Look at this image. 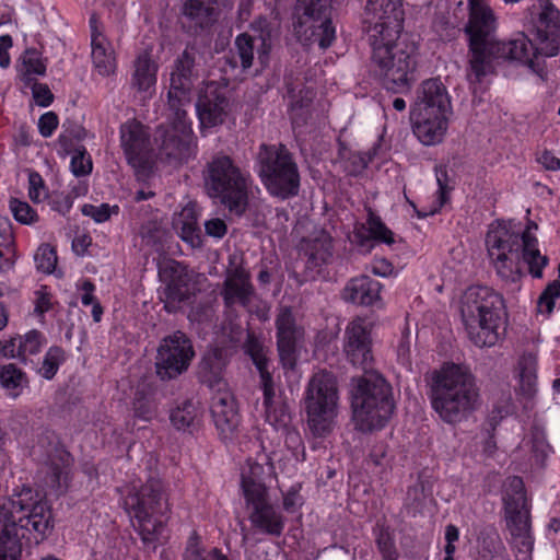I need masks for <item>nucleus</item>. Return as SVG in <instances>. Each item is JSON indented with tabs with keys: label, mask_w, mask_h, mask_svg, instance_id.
Returning <instances> with one entry per match:
<instances>
[{
	"label": "nucleus",
	"mask_w": 560,
	"mask_h": 560,
	"mask_svg": "<svg viewBox=\"0 0 560 560\" xmlns=\"http://www.w3.org/2000/svg\"><path fill=\"white\" fill-rule=\"evenodd\" d=\"M539 13L536 30L538 45L535 46L524 34L508 42L493 40L494 16L483 0H468L469 20L464 32L469 39L468 78L475 77L476 82L492 68L493 60L521 61L534 66L532 56L555 57L560 54V11L551 0H538Z\"/></svg>",
	"instance_id": "obj_1"
},
{
	"label": "nucleus",
	"mask_w": 560,
	"mask_h": 560,
	"mask_svg": "<svg viewBox=\"0 0 560 560\" xmlns=\"http://www.w3.org/2000/svg\"><path fill=\"white\" fill-rule=\"evenodd\" d=\"M52 527L48 501L24 486L0 504V560H19L23 538L34 534L36 540L44 539Z\"/></svg>",
	"instance_id": "obj_2"
},
{
	"label": "nucleus",
	"mask_w": 560,
	"mask_h": 560,
	"mask_svg": "<svg viewBox=\"0 0 560 560\" xmlns=\"http://www.w3.org/2000/svg\"><path fill=\"white\" fill-rule=\"evenodd\" d=\"M369 43L370 73L380 85L394 94L410 92L417 81V46L404 37H382Z\"/></svg>",
	"instance_id": "obj_3"
},
{
	"label": "nucleus",
	"mask_w": 560,
	"mask_h": 560,
	"mask_svg": "<svg viewBox=\"0 0 560 560\" xmlns=\"http://www.w3.org/2000/svg\"><path fill=\"white\" fill-rule=\"evenodd\" d=\"M460 305L462 319L470 341L479 347L494 346L505 331L503 298L488 287H470Z\"/></svg>",
	"instance_id": "obj_4"
},
{
	"label": "nucleus",
	"mask_w": 560,
	"mask_h": 560,
	"mask_svg": "<svg viewBox=\"0 0 560 560\" xmlns=\"http://www.w3.org/2000/svg\"><path fill=\"white\" fill-rule=\"evenodd\" d=\"M430 396L433 409L443 420L467 417L476 409L479 397L472 375L454 363L433 373Z\"/></svg>",
	"instance_id": "obj_5"
},
{
	"label": "nucleus",
	"mask_w": 560,
	"mask_h": 560,
	"mask_svg": "<svg viewBox=\"0 0 560 560\" xmlns=\"http://www.w3.org/2000/svg\"><path fill=\"white\" fill-rule=\"evenodd\" d=\"M264 467L252 463L242 472L241 489L245 501V511L253 528L258 533L280 537L285 527V517L280 508L271 500L269 490L261 479Z\"/></svg>",
	"instance_id": "obj_6"
},
{
	"label": "nucleus",
	"mask_w": 560,
	"mask_h": 560,
	"mask_svg": "<svg viewBox=\"0 0 560 560\" xmlns=\"http://www.w3.org/2000/svg\"><path fill=\"white\" fill-rule=\"evenodd\" d=\"M257 172L266 190L281 200L299 195L301 176L285 144L261 143L256 154Z\"/></svg>",
	"instance_id": "obj_7"
},
{
	"label": "nucleus",
	"mask_w": 560,
	"mask_h": 560,
	"mask_svg": "<svg viewBox=\"0 0 560 560\" xmlns=\"http://www.w3.org/2000/svg\"><path fill=\"white\" fill-rule=\"evenodd\" d=\"M205 187L230 212L242 215L248 205V177L225 154L214 155L203 171Z\"/></svg>",
	"instance_id": "obj_8"
},
{
	"label": "nucleus",
	"mask_w": 560,
	"mask_h": 560,
	"mask_svg": "<svg viewBox=\"0 0 560 560\" xmlns=\"http://www.w3.org/2000/svg\"><path fill=\"white\" fill-rule=\"evenodd\" d=\"M124 508L129 516L137 521V528L143 542H154L163 530V523L153 517L170 511L163 482L150 478L139 488L131 487L124 498Z\"/></svg>",
	"instance_id": "obj_9"
},
{
	"label": "nucleus",
	"mask_w": 560,
	"mask_h": 560,
	"mask_svg": "<svg viewBox=\"0 0 560 560\" xmlns=\"http://www.w3.org/2000/svg\"><path fill=\"white\" fill-rule=\"evenodd\" d=\"M331 0H298L294 31L300 40L327 49L336 38L331 21Z\"/></svg>",
	"instance_id": "obj_10"
},
{
	"label": "nucleus",
	"mask_w": 560,
	"mask_h": 560,
	"mask_svg": "<svg viewBox=\"0 0 560 560\" xmlns=\"http://www.w3.org/2000/svg\"><path fill=\"white\" fill-rule=\"evenodd\" d=\"M186 108L178 106V109H170L168 122L155 128L153 140L162 161L180 163L191 155L194 132Z\"/></svg>",
	"instance_id": "obj_11"
},
{
	"label": "nucleus",
	"mask_w": 560,
	"mask_h": 560,
	"mask_svg": "<svg viewBox=\"0 0 560 560\" xmlns=\"http://www.w3.org/2000/svg\"><path fill=\"white\" fill-rule=\"evenodd\" d=\"M202 61L203 54L195 45H187L173 61L167 92L168 109L190 106L195 81L201 75Z\"/></svg>",
	"instance_id": "obj_12"
},
{
	"label": "nucleus",
	"mask_w": 560,
	"mask_h": 560,
	"mask_svg": "<svg viewBox=\"0 0 560 560\" xmlns=\"http://www.w3.org/2000/svg\"><path fill=\"white\" fill-rule=\"evenodd\" d=\"M196 355L192 340L182 330L173 331L160 340L154 358L156 376L173 381L185 374Z\"/></svg>",
	"instance_id": "obj_13"
},
{
	"label": "nucleus",
	"mask_w": 560,
	"mask_h": 560,
	"mask_svg": "<svg viewBox=\"0 0 560 560\" xmlns=\"http://www.w3.org/2000/svg\"><path fill=\"white\" fill-rule=\"evenodd\" d=\"M352 420H389L395 404L383 381L359 377L351 390Z\"/></svg>",
	"instance_id": "obj_14"
},
{
	"label": "nucleus",
	"mask_w": 560,
	"mask_h": 560,
	"mask_svg": "<svg viewBox=\"0 0 560 560\" xmlns=\"http://www.w3.org/2000/svg\"><path fill=\"white\" fill-rule=\"evenodd\" d=\"M405 12L401 0H369L364 24L369 40L401 38Z\"/></svg>",
	"instance_id": "obj_15"
},
{
	"label": "nucleus",
	"mask_w": 560,
	"mask_h": 560,
	"mask_svg": "<svg viewBox=\"0 0 560 560\" xmlns=\"http://www.w3.org/2000/svg\"><path fill=\"white\" fill-rule=\"evenodd\" d=\"M158 273L165 284L161 295L164 310L167 313H175L180 308V304L190 298V278L187 268L175 259L163 258L158 262Z\"/></svg>",
	"instance_id": "obj_16"
},
{
	"label": "nucleus",
	"mask_w": 560,
	"mask_h": 560,
	"mask_svg": "<svg viewBox=\"0 0 560 560\" xmlns=\"http://www.w3.org/2000/svg\"><path fill=\"white\" fill-rule=\"evenodd\" d=\"M276 337L279 360L285 370L296 365L300 349L304 341V328L296 324L291 307L283 306L276 317Z\"/></svg>",
	"instance_id": "obj_17"
},
{
	"label": "nucleus",
	"mask_w": 560,
	"mask_h": 560,
	"mask_svg": "<svg viewBox=\"0 0 560 560\" xmlns=\"http://www.w3.org/2000/svg\"><path fill=\"white\" fill-rule=\"evenodd\" d=\"M230 0H184L180 7L183 28L195 36L209 33L221 16V9L231 7Z\"/></svg>",
	"instance_id": "obj_18"
},
{
	"label": "nucleus",
	"mask_w": 560,
	"mask_h": 560,
	"mask_svg": "<svg viewBox=\"0 0 560 560\" xmlns=\"http://www.w3.org/2000/svg\"><path fill=\"white\" fill-rule=\"evenodd\" d=\"M232 354L229 347L207 346L200 353L195 369L198 383L212 390H221L226 386L225 373Z\"/></svg>",
	"instance_id": "obj_19"
},
{
	"label": "nucleus",
	"mask_w": 560,
	"mask_h": 560,
	"mask_svg": "<svg viewBox=\"0 0 560 560\" xmlns=\"http://www.w3.org/2000/svg\"><path fill=\"white\" fill-rule=\"evenodd\" d=\"M337 381L332 373L320 371L310 380L305 410L308 417H335L337 407Z\"/></svg>",
	"instance_id": "obj_20"
},
{
	"label": "nucleus",
	"mask_w": 560,
	"mask_h": 560,
	"mask_svg": "<svg viewBox=\"0 0 560 560\" xmlns=\"http://www.w3.org/2000/svg\"><path fill=\"white\" fill-rule=\"evenodd\" d=\"M372 346L371 324L361 317L351 320L345 330L343 352L347 360L368 372L373 363Z\"/></svg>",
	"instance_id": "obj_21"
},
{
	"label": "nucleus",
	"mask_w": 560,
	"mask_h": 560,
	"mask_svg": "<svg viewBox=\"0 0 560 560\" xmlns=\"http://www.w3.org/2000/svg\"><path fill=\"white\" fill-rule=\"evenodd\" d=\"M230 101L226 91L218 82L203 83L198 91L196 113L202 128L222 125L228 116Z\"/></svg>",
	"instance_id": "obj_22"
},
{
	"label": "nucleus",
	"mask_w": 560,
	"mask_h": 560,
	"mask_svg": "<svg viewBox=\"0 0 560 560\" xmlns=\"http://www.w3.org/2000/svg\"><path fill=\"white\" fill-rule=\"evenodd\" d=\"M120 141L126 159L132 167L142 171L152 167L153 151L150 136L141 122L130 120L122 124Z\"/></svg>",
	"instance_id": "obj_23"
},
{
	"label": "nucleus",
	"mask_w": 560,
	"mask_h": 560,
	"mask_svg": "<svg viewBox=\"0 0 560 560\" xmlns=\"http://www.w3.org/2000/svg\"><path fill=\"white\" fill-rule=\"evenodd\" d=\"M450 113L451 101L444 84L439 79L423 81L410 114L447 116Z\"/></svg>",
	"instance_id": "obj_24"
},
{
	"label": "nucleus",
	"mask_w": 560,
	"mask_h": 560,
	"mask_svg": "<svg viewBox=\"0 0 560 560\" xmlns=\"http://www.w3.org/2000/svg\"><path fill=\"white\" fill-rule=\"evenodd\" d=\"M486 245L490 257L503 252L506 256L521 258L523 240H521L520 233L512 231V221L502 220L488 231Z\"/></svg>",
	"instance_id": "obj_25"
},
{
	"label": "nucleus",
	"mask_w": 560,
	"mask_h": 560,
	"mask_svg": "<svg viewBox=\"0 0 560 560\" xmlns=\"http://www.w3.org/2000/svg\"><path fill=\"white\" fill-rule=\"evenodd\" d=\"M508 529L512 544L518 552L530 555L534 547V537L530 528L529 508L504 509Z\"/></svg>",
	"instance_id": "obj_26"
},
{
	"label": "nucleus",
	"mask_w": 560,
	"mask_h": 560,
	"mask_svg": "<svg viewBox=\"0 0 560 560\" xmlns=\"http://www.w3.org/2000/svg\"><path fill=\"white\" fill-rule=\"evenodd\" d=\"M34 453L45 456L46 462L52 467L54 476L59 479L62 469L72 464L71 454L60 443L58 436L54 432H45L33 447Z\"/></svg>",
	"instance_id": "obj_27"
},
{
	"label": "nucleus",
	"mask_w": 560,
	"mask_h": 560,
	"mask_svg": "<svg viewBox=\"0 0 560 560\" xmlns=\"http://www.w3.org/2000/svg\"><path fill=\"white\" fill-rule=\"evenodd\" d=\"M382 285L369 276L362 275L348 281L342 299L357 305L370 306L380 300Z\"/></svg>",
	"instance_id": "obj_28"
},
{
	"label": "nucleus",
	"mask_w": 560,
	"mask_h": 560,
	"mask_svg": "<svg viewBox=\"0 0 560 560\" xmlns=\"http://www.w3.org/2000/svg\"><path fill=\"white\" fill-rule=\"evenodd\" d=\"M300 254L307 258V267L316 268L327 264L332 257L330 235L320 230L313 236L304 237L300 244Z\"/></svg>",
	"instance_id": "obj_29"
},
{
	"label": "nucleus",
	"mask_w": 560,
	"mask_h": 560,
	"mask_svg": "<svg viewBox=\"0 0 560 560\" xmlns=\"http://www.w3.org/2000/svg\"><path fill=\"white\" fill-rule=\"evenodd\" d=\"M368 225V233L362 231L354 233L353 242L361 252L370 253L375 243H384L389 246L395 244L396 241L393 231L389 230L382 219L372 211L369 212Z\"/></svg>",
	"instance_id": "obj_30"
},
{
	"label": "nucleus",
	"mask_w": 560,
	"mask_h": 560,
	"mask_svg": "<svg viewBox=\"0 0 560 560\" xmlns=\"http://www.w3.org/2000/svg\"><path fill=\"white\" fill-rule=\"evenodd\" d=\"M413 133L424 145H434L443 140L447 129V116L411 115Z\"/></svg>",
	"instance_id": "obj_31"
},
{
	"label": "nucleus",
	"mask_w": 560,
	"mask_h": 560,
	"mask_svg": "<svg viewBox=\"0 0 560 560\" xmlns=\"http://www.w3.org/2000/svg\"><path fill=\"white\" fill-rule=\"evenodd\" d=\"M131 85L140 92H145L156 83L158 63L148 51L141 52L133 63Z\"/></svg>",
	"instance_id": "obj_32"
},
{
	"label": "nucleus",
	"mask_w": 560,
	"mask_h": 560,
	"mask_svg": "<svg viewBox=\"0 0 560 560\" xmlns=\"http://www.w3.org/2000/svg\"><path fill=\"white\" fill-rule=\"evenodd\" d=\"M528 266L529 273L537 279L542 277V270L548 265L549 258L541 255L538 248L537 237H526L521 248V261Z\"/></svg>",
	"instance_id": "obj_33"
},
{
	"label": "nucleus",
	"mask_w": 560,
	"mask_h": 560,
	"mask_svg": "<svg viewBox=\"0 0 560 560\" xmlns=\"http://www.w3.org/2000/svg\"><path fill=\"white\" fill-rule=\"evenodd\" d=\"M92 59L100 74L109 75L114 73L116 68L114 51L105 46V38L102 34H95L94 32L92 38Z\"/></svg>",
	"instance_id": "obj_34"
},
{
	"label": "nucleus",
	"mask_w": 560,
	"mask_h": 560,
	"mask_svg": "<svg viewBox=\"0 0 560 560\" xmlns=\"http://www.w3.org/2000/svg\"><path fill=\"white\" fill-rule=\"evenodd\" d=\"M520 390L527 398L534 397L537 392L536 355L524 353L520 360Z\"/></svg>",
	"instance_id": "obj_35"
},
{
	"label": "nucleus",
	"mask_w": 560,
	"mask_h": 560,
	"mask_svg": "<svg viewBox=\"0 0 560 560\" xmlns=\"http://www.w3.org/2000/svg\"><path fill=\"white\" fill-rule=\"evenodd\" d=\"M221 294L226 306H232L236 303L245 306L250 302V298L254 294V288L250 282L224 280Z\"/></svg>",
	"instance_id": "obj_36"
},
{
	"label": "nucleus",
	"mask_w": 560,
	"mask_h": 560,
	"mask_svg": "<svg viewBox=\"0 0 560 560\" xmlns=\"http://www.w3.org/2000/svg\"><path fill=\"white\" fill-rule=\"evenodd\" d=\"M497 273L506 282L515 283L522 278L521 258L510 257L503 254H495L491 257Z\"/></svg>",
	"instance_id": "obj_37"
},
{
	"label": "nucleus",
	"mask_w": 560,
	"mask_h": 560,
	"mask_svg": "<svg viewBox=\"0 0 560 560\" xmlns=\"http://www.w3.org/2000/svg\"><path fill=\"white\" fill-rule=\"evenodd\" d=\"M504 509L528 508L527 499L525 495V487L523 479L517 476L508 478L505 485V491L503 495Z\"/></svg>",
	"instance_id": "obj_38"
},
{
	"label": "nucleus",
	"mask_w": 560,
	"mask_h": 560,
	"mask_svg": "<svg viewBox=\"0 0 560 560\" xmlns=\"http://www.w3.org/2000/svg\"><path fill=\"white\" fill-rule=\"evenodd\" d=\"M525 444L530 445V452L533 453L535 463L542 465L550 452V445L546 440L545 430L540 424L535 423L532 427Z\"/></svg>",
	"instance_id": "obj_39"
},
{
	"label": "nucleus",
	"mask_w": 560,
	"mask_h": 560,
	"mask_svg": "<svg viewBox=\"0 0 560 560\" xmlns=\"http://www.w3.org/2000/svg\"><path fill=\"white\" fill-rule=\"evenodd\" d=\"M27 378L25 373L10 363L0 369V384L3 388L11 392L13 397L19 395V389L26 385Z\"/></svg>",
	"instance_id": "obj_40"
},
{
	"label": "nucleus",
	"mask_w": 560,
	"mask_h": 560,
	"mask_svg": "<svg viewBox=\"0 0 560 560\" xmlns=\"http://www.w3.org/2000/svg\"><path fill=\"white\" fill-rule=\"evenodd\" d=\"M254 37L247 33L238 34L234 40V54L241 61V73L246 72L254 61Z\"/></svg>",
	"instance_id": "obj_41"
},
{
	"label": "nucleus",
	"mask_w": 560,
	"mask_h": 560,
	"mask_svg": "<svg viewBox=\"0 0 560 560\" xmlns=\"http://www.w3.org/2000/svg\"><path fill=\"white\" fill-rule=\"evenodd\" d=\"M287 89L291 110H300L301 108L311 107L314 98V92L312 89L306 88L303 84L294 86L293 83H288Z\"/></svg>",
	"instance_id": "obj_42"
},
{
	"label": "nucleus",
	"mask_w": 560,
	"mask_h": 560,
	"mask_svg": "<svg viewBox=\"0 0 560 560\" xmlns=\"http://www.w3.org/2000/svg\"><path fill=\"white\" fill-rule=\"evenodd\" d=\"M270 358L269 355L264 357L262 359L253 361V364L255 365L256 370L258 371L259 378H260V386L264 393V396L266 397V401H271V399L275 397V382H273V375L270 371Z\"/></svg>",
	"instance_id": "obj_43"
},
{
	"label": "nucleus",
	"mask_w": 560,
	"mask_h": 560,
	"mask_svg": "<svg viewBox=\"0 0 560 560\" xmlns=\"http://www.w3.org/2000/svg\"><path fill=\"white\" fill-rule=\"evenodd\" d=\"M376 545L384 560H397L398 551L395 546V537L388 527H381L376 535Z\"/></svg>",
	"instance_id": "obj_44"
},
{
	"label": "nucleus",
	"mask_w": 560,
	"mask_h": 560,
	"mask_svg": "<svg viewBox=\"0 0 560 560\" xmlns=\"http://www.w3.org/2000/svg\"><path fill=\"white\" fill-rule=\"evenodd\" d=\"M36 268L44 273H51L57 265V254L49 244H42L34 256Z\"/></svg>",
	"instance_id": "obj_45"
},
{
	"label": "nucleus",
	"mask_w": 560,
	"mask_h": 560,
	"mask_svg": "<svg viewBox=\"0 0 560 560\" xmlns=\"http://www.w3.org/2000/svg\"><path fill=\"white\" fill-rule=\"evenodd\" d=\"M65 361V351L62 348L54 346L50 347L44 358L43 364H42V375L46 380H51L58 369L59 365Z\"/></svg>",
	"instance_id": "obj_46"
},
{
	"label": "nucleus",
	"mask_w": 560,
	"mask_h": 560,
	"mask_svg": "<svg viewBox=\"0 0 560 560\" xmlns=\"http://www.w3.org/2000/svg\"><path fill=\"white\" fill-rule=\"evenodd\" d=\"M560 296V281L553 280L550 282L537 301V310L539 313L550 315L555 308V301Z\"/></svg>",
	"instance_id": "obj_47"
},
{
	"label": "nucleus",
	"mask_w": 560,
	"mask_h": 560,
	"mask_svg": "<svg viewBox=\"0 0 560 560\" xmlns=\"http://www.w3.org/2000/svg\"><path fill=\"white\" fill-rule=\"evenodd\" d=\"M242 348L244 353L250 358L252 362L262 359L270 353L269 348L265 346L262 340L253 331L247 332Z\"/></svg>",
	"instance_id": "obj_48"
},
{
	"label": "nucleus",
	"mask_w": 560,
	"mask_h": 560,
	"mask_svg": "<svg viewBox=\"0 0 560 560\" xmlns=\"http://www.w3.org/2000/svg\"><path fill=\"white\" fill-rule=\"evenodd\" d=\"M25 74L44 75L46 73V59L44 60L36 48H27L22 57Z\"/></svg>",
	"instance_id": "obj_49"
},
{
	"label": "nucleus",
	"mask_w": 560,
	"mask_h": 560,
	"mask_svg": "<svg viewBox=\"0 0 560 560\" xmlns=\"http://www.w3.org/2000/svg\"><path fill=\"white\" fill-rule=\"evenodd\" d=\"M71 171L77 176H85L92 172V160L86 149L79 145L71 158Z\"/></svg>",
	"instance_id": "obj_50"
},
{
	"label": "nucleus",
	"mask_w": 560,
	"mask_h": 560,
	"mask_svg": "<svg viewBox=\"0 0 560 560\" xmlns=\"http://www.w3.org/2000/svg\"><path fill=\"white\" fill-rule=\"evenodd\" d=\"M10 210L14 219L22 224H32L38 221L36 211L25 201L11 198Z\"/></svg>",
	"instance_id": "obj_51"
},
{
	"label": "nucleus",
	"mask_w": 560,
	"mask_h": 560,
	"mask_svg": "<svg viewBox=\"0 0 560 560\" xmlns=\"http://www.w3.org/2000/svg\"><path fill=\"white\" fill-rule=\"evenodd\" d=\"M42 334L38 330H31L24 337L19 336L18 357L25 360L26 354H34L39 351Z\"/></svg>",
	"instance_id": "obj_52"
},
{
	"label": "nucleus",
	"mask_w": 560,
	"mask_h": 560,
	"mask_svg": "<svg viewBox=\"0 0 560 560\" xmlns=\"http://www.w3.org/2000/svg\"><path fill=\"white\" fill-rule=\"evenodd\" d=\"M118 210V206L110 207L108 203L100 206L85 203L82 206L81 212L83 215L91 217L96 223H103L109 220L112 213H117Z\"/></svg>",
	"instance_id": "obj_53"
},
{
	"label": "nucleus",
	"mask_w": 560,
	"mask_h": 560,
	"mask_svg": "<svg viewBox=\"0 0 560 560\" xmlns=\"http://www.w3.org/2000/svg\"><path fill=\"white\" fill-rule=\"evenodd\" d=\"M179 236L183 242L192 248H200L203 245L202 232L199 224L182 223Z\"/></svg>",
	"instance_id": "obj_54"
},
{
	"label": "nucleus",
	"mask_w": 560,
	"mask_h": 560,
	"mask_svg": "<svg viewBox=\"0 0 560 560\" xmlns=\"http://www.w3.org/2000/svg\"><path fill=\"white\" fill-rule=\"evenodd\" d=\"M140 234L147 244L156 246L163 243L165 230L156 222H147L141 226Z\"/></svg>",
	"instance_id": "obj_55"
},
{
	"label": "nucleus",
	"mask_w": 560,
	"mask_h": 560,
	"mask_svg": "<svg viewBox=\"0 0 560 560\" xmlns=\"http://www.w3.org/2000/svg\"><path fill=\"white\" fill-rule=\"evenodd\" d=\"M264 406L266 420H283L285 417H291L288 405L282 400L276 401L275 397L267 402L264 396Z\"/></svg>",
	"instance_id": "obj_56"
},
{
	"label": "nucleus",
	"mask_w": 560,
	"mask_h": 560,
	"mask_svg": "<svg viewBox=\"0 0 560 560\" xmlns=\"http://www.w3.org/2000/svg\"><path fill=\"white\" fill-rule=\"evenodd\" d=\"M28 196L31 200L35 203L40 202L47 197L46 188L44 185V180L42 176L36 173L32 172L28 175Z\"/></svg>",
	"instance_id": "obj_57"
},
{
	"label": "nucleus",
	"mask_w": 560,
	"mask_h": 560,
	"mask_svg": "<svg viewBox=\"0 0 560 560\" xmlns=\"http://www.w3.org/2000/svg\"><path fill=\"white\" fill-rule=\"evenodd\" d=\"M0 247H3L7 253H14V234L8 217H0Z\"/></svg>",
	"instance_id": "obj_58"
},
{
	"label": "nucleus",
	"mask_w": 560,
	"mask_h": 560,
	"mask_svg": "<svg viewBox=\"0 0 560 560\" xmlns=\"http://www.w3.org/2000/svg\"><path fill=\"white\" fill-rule=\"evenodd\" d=\"M198 417L192 399H185L175 409H172L170 420H195Z\"/></svg>",
	"instance_id": "obj_59"
},
{
	"label": "nucleus",
	"mask_w": 560,
	"mask_h": 560,
	"mask_svg": "<svg viewBox=\"0 0 560 560\" xmlns=\"http://www.w3.org/2000/svg\"><path fill=\"white\" fill-rule=\"evenodd\" d=\"M58 116L55 112H47L39 117L38 130L44 138L50 137L58 127Z\"/></svg>",
	"instance_id": "obj_60"
},
{
	"label": "nucleus",
	"mask_w": 560,
	"mask_h": 560,
	"mask_svg": "<svg viewBox=\"0 0 560 560\" xmlns=\"http://www.w3.org/2000/svg\"><path fill=\"white\" fill-rule=\"evenodd\" d=\"M205 233L213 238H223L228 233V225L223 219L212 218L205 222Z\"/></svg>",
	"instance_id": "obj_61"
},
{
	"label": "nucleus",
	"mask_w": 560,
	"mask_h": 560,
	"mask_svg": "<svg viewBox=\"0 0 560 560\" xmlns=\"http://www.w3.org/2000/svg\"><path fill=\"white\" fill-rule=\"evenodd\" d=\"M33 97L37 105L47 107L54 101V95L47 84L35 82L33 84Z\"/></svg>",
	"instance_id": "obj_62"
},
{
	"label": "nucleus",
	"mask_w": 560,
	"mask_h": 560,
	"mask_svg": "<svg viewBox=\"0 0 560 560\" xmlns=\"http://www.w3.org/2000/svg\"><path fill=\"white\" fill-rule=\"evenodd\" d=\"M211 413L218 420H232L236 412L232 406H228V401L224 398H220L211 407Z\"/></svg>",
	"instance_id": "obj_63"
},
{
	"label": "nucleus",
	"mask_w": 560,
	"mask_h": 560,
	"mask_svg": "<svg viewBox=\"0 0 560 560\" xmlns=\"http://www.w3.org/2000/svg\"><path fill=\"white\" fill-rule=\"evenodd\" d=\"M283 509L293 513L296 511L299 506L302 505V498L299 494V490L292 487L284 495H283Z\"/></svg>",
	"instance_id": "obj_64"
}]
</instances>
